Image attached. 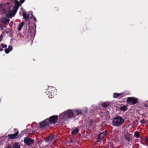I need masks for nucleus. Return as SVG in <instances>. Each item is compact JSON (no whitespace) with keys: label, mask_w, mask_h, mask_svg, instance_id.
Wrapping results in <instances>:
<instances>
[{"label":"nucleus","mask_w":148,"mask_h":148,"mask_svg":"<svg viewBox=\"0 0 148 148\" xmlns=\"http://www.w3.org/2000/svg\"><path fill=\"white\" fill-rule=\"evenodd\" d=\"M19 132L18 131L16 132L14 134H9L8 135V138L10 139H14L18 138Z\"/></svg>","instance_id":"nucleus-8"},{"label":"nucleus","mask_w":148,"mask_h":148,"mask_svg":"<svg viewBox=\"0 0 148 148\" xmlns=\"http://www.w3.org/2000/svg\"><path fill=\"white\" fill-rule=\"evenodd\" d=\"M24 143L27 145H30L33 143L34 140L28 137H26L24 139Z\"/></svg>","instance_id":"nucleus-7"},{"label":"nucleus","mask_w":148,"mask_h":148,"mask_svg":"<svg viewBox=\"0 0 148 148\" xmlns=\"http://www.w3.org/2000/svg\"><path fill=\"white\" fill-rule=\"evenodd\" d=\"M106 134V130L104 131L103 132L100 133L98 135L97 138V140L98 142H100L102 138L105 136Z\"/></svg>","instance_id":"nucleus-9"},{"label":"nucleus","mask_w":148,"mask_h":148,"mask_svg":"<svg viewBox=\"0 0 148 148\" xmlns=\"http://www.w3.org/2000/svg\"><path fill=\"white\" fill-rule=\"evenodd\" d=\"M23 16L26 21H28L29 17V14H27V12H23Z\"/></svg>","instance_id":"nucleus-10"},{"label":"nucleus","mask_w":148,"mask_h":148,"mask_svg":"<svg viewBox=\"0 0 148 148\" xmlns=\"http://www.w3.org/2000/svg\"><path fill=\"white\" fill-rule=\"evenodd\" d=\"M1 46L3 48H6L7 47V45H4L3 44L1 45Z\"/></svg>","instance_id":"nucleus-29"},{"label":"nucleus","mask_w":148,"mask_h":148,"mask_svg":"<svg viewBox=\"0 0 148 148\" xmlns=\"http://www.w3.org/2000/svg\"><path fill=\"white\" fill-rule=\"evenodd\" d=\"M48 92L47 94L49 95V97L52 98L53 97L55 93L56 90L53 87H50L48 89Z\"/></svg>","instance_id":"nucleus-6"},{"label":"nucleus","mask_w":148,"mask_h":148,"mask_svg":"<svg viewBox=\"0 0 148 148\" xmlns=\"http://www.w3.org/2000/svg\"><path fill=\"white\" fill-rule=\"evenodd\" d=\"M125 139L128 141H130L131 140V138L130 137V135L129 134L126 135L125 136Z\"/></svg>","instance_id":"nucleus-19"},{"label":"nucleus","mask_w":148,"mask_h":148,"mask_svg":"<svg viewBox=\"0 0 148 148\" xmlns=\"http://www.w3.org/2000/svg\"><path fill=\"white\" fill-rule=\"evenodd\" d=\"M122 93H115L114 94L113 97L114 98H117L120 97L122 94Z\"/></svg>","instance_id":"nucleus-20"},{"label":"nucleus","mask_w":148,"mask_h":148,"mask_svg":"<svg viewBox=\"0 0 148 148\" xmlns=\"http://www.w3.org/2000/svg\"><path fill=\"white\" fill-rule=\"evenodd\" d=\"M124 121V119L121 116L117 115L113 119L112 123L114 126L119 127L122 125Z\"/></svg>","instance_id":"nucleus-2"},{"label":"nucleus","mask_w":148,"mask_h":148,"mask_svg":"<svg viewBox=\"0 0 148 148\" xmlns=\"http://www.w3.org/2000/svg\"><path fill=\"white\" fill-rule=\"evenodd\" d=\"M5 51L6 53H8L10 51L8 49L6 48L5 50Z\"/></svg>","instance_id":"nucleus-27"},{"label":"nucleus","mask_w":148,"mask_h":148,"mask_svg":"<svg viewBox=\"0 0 148 148\" xmlns=\"http://www.w3.org/2000/svg\"><path fill=\"white\" fill-rule=\"evenodd\" d=\"M145 141L146 143H148V137L146 138Z\"/></svg>","instance_id":"nucleus-36"},{"label":"nucleus","mask_w":148,"mask_h":148,"mask_svg":"<svg viewBox=\"0 0 148 148\" xmlns=\"http://www.w3.org/2000/svg\"><path fill=\"white\" fill-rule=\"evenodd\" d=\"M140 123L141 124H144L145 123V121L144 119H143L140 121Z\"/></svg>","instance_id":"nucleus-30"},{"label":"nucleus","mask_w":148,"mask_h":148,"mask_svg":"<svg viewBox=\"0 0 148 148\" xmlns=\"http://www.w3.org/2000/svg\"><path fill=\"white\" fill-rule=\"evenodd\" d=\"M5 5L2 4H0V10H2L4 13H6V10L5 8Z\"/></svg>","instance_id":"nucleus-14"},{"label":"nucleus","mask_w":148,"mask_h":148,"mask_svg":"<svg viewBox=\"0 0 148 148\" xmlns=\"http://www.w3.org/2000/svg\"><path fill=\"white\" fill-rule=\"evenodd\" d=\"M24 132L23 131H22L20 134V135H23L24 134Z\"/></svg>","instance_id":"nucleus-37"},{"label":"nucleus","mask_w":148,"mask_h":148,"mask_svg":"<svg viewBox=\"0 0 148 148\" xmlns=\"http://www.w3.org/2000/svg\"><path fill=\"white\" fill-rule=\"evenodd\" d=\"M15 3L16 4L15 5V6L19 8V7L20 6H21V4H20V3H19V2L18 1L16 0L15 1Z\"/></svg>","instance_id":"nucleus-25"},{"label":"nucleus","mask_w":148,"mask_h":148,"mask_svg":"<svg viewBox=\"0 0 148 148\" xmlns=\"http://www.w3.org/2000/svg\"><path fill=\"white\" fill-rule=\"evenodd\" d=\"M109 105L110 103L108 102H105L101 104L102 107L104 108H107Z\"/></svg>","instance_id":"nucleus-17"},{"label":"nucleus","mask_w":148,"mask_h":148,"mask_svg":"<svg viewBox=\"0 0 148 148\" xmlns=\"http://www.w3.org/2000/svg\"><path fill=\"white\" fill-rule=\"evenodd\" d=\"M55 11H57L58 10V7H55L54 8Z\"/></svg>","instance_id":"nucleus-34"},{"label":"nucleus","mask_w":148,"mask_h":148,"mask_svg":"<svg viewBox=\"0 0 148 148\" xmlns=\"http://www.w3.org/2000/svg\"><path fill=\"white\" fill-rule=\"evenodd\" d=\"M3 51V48L0 49V51Z\"/></svg>","instance_id":"nucleus-39"},{"label":"nucleus","mask_w":148,"mask_h":148,"mask_svg":"<svg viewBox=\"0 0 148 148\" xmlns=\"http://www.w3.org/2000/svg\"><path fill=\"white\" fill-rule=\"evenodd\" d=\"M138 99L134 97H128L126 100V103L130 105H132L136 104Z\"/></svg>","instance_id":"nucleus-3"},{"label":"nucleus","mask_w":148,"mask_h":148,"mask_svg":"<svg viewBox=\"0 0 148 148\" xmlns=\"http://www.w3.org/2000/svg\"><path fill=\"white\" fill-rule=\"evenodd\" d=\"M93 125V121L92 120H90L88 123V126L89 127H92Z\"/></svg>","instance_id":"nucleus-24"},{"label":"nucleus","mask_w":148,"mask_h":148,"mask_svg":"<svg viewBox=\"0 0 148 148\" xmlns=\"http://www.w3.org/2000/svg\"><path fill=\"white\" fill-rule=\"evenodd\" d=\"M144 105L145 106V107H148V105L147 103H146V104H144Z\"/></svg>","instance_id":"nucleus-35"},{"label":"nucleus","mask_w":148,"mask_h":148,"mask_svg":"<svg viewBox=\"0 0 148 148\" xmlns=\"http://www.w3.org/2000/svg\"><path fill=\"white\" fill-rule=\"evenodd\" d=\"M79 129L76 127L75 129L73 130H72L71 132V134L72 136H74L77 134L79 132Z\"/></svg>","instance_id":"nucleus-13"},{"label":"nucleus","mask_w":148,"mask_h":148,"mask_svg":"<svg viewBox=\"0 0 148 148\" xmlns=\"http://www.w3.org/2000/svg\"><path fill=\"white\" fill-rule=\"evenodd\" d=\"M25 24V23L23 21H22V22L20 23L18 25V31H20L21 30L22 28L23 27V25Z\"/></svg>","instance_id":"nucleus-16"},{"label":"nucleus","mask_w":148,"mask_h":148,"mask_svg":"<svg viewBox=\"0 0 148 148\" xmlns=\"http://www.w3.org/2000/svg\"><path fill=\"white\" fill-rule=\"evenodd\" d=\"M18 8H19L14 6L13 8V10L12 11L16 14Z\"/></svg>","instance_id":"nucleus-22"},{"label":"nucleus","mask_w":148,"mask_h":148,"mask_svg":"<svg viewBox=\"0 0 148 148\" xmlns=\"http://www.w3.org/2000/svg\"><path fill=\"white\" fill-rule=\"evenodd\" d=\"M16 14L13 12L12 11H10L6 15L7 17H9L10 18H11L12 17L14 16Z\"/></svg>","instance_id":"nucleus-12"},{"label":"nucleus","mask_w":148,"mask_h":148,"mask_svg":"<svg viewBox=\"0 0 148 148\" xmlns=\"http://www.w3.org/2000/svg\"><path fill=\"white\" fill-rule=\"evenodd\" d=\"M58 116L57 115L52 116L48 118V121L51 124H55L56 123L58 120Z\"/></svg>","instance_id":"nucleus-4"},{"label":"nucleus","mask_w":148,"mask_h":148,"mask_svg":"<svg viewBox=\"0 0 148 148\" xmlns=\"http://www.w3.org/2000/svg\"><path fill=\"white\" fill-rule=\"evenodd\" d=\"M13 148H20V145L18 143H16Z\"/></svg>","instance_id":"nucleus-21"},{"label":"nucleus","mask_w":148,"mask_h":148,"mask_svg":"<svg viewBox=\"0 0 148 148\" xmlns=\"http://www.w3.org/2000/svg\"><path fill=\"white\" fill-rule=\"evenodd\" d=\"M24 2V0H20V2L21 4H22Z\"/></svg>","instance_id":"nucleus-32"},{"label":"nucleus","mask_w":148,"mask_h":148,"mask_svg":"<svg viewBox=\"0 0 148 148\" xmlns=\"http://www.w3.org/2000/svg\"><path fill=\"white\" fill-rule=\"evenodd\" d=\"M39 125L40 128L45 129L47 127L49 126V123L48 121V119H47L44 121L39 123Z\"/></svg>","instance_id":"nucleus-5"},{"label":"nucleus","mask_w":148,"mask_h":148,"mask_svg":"<svg viewBox=\"0 0 148 148\" xmlns=\"http://www.w3.org/2000/svg\"><path fill=\"white\" fill-rule=\"evenodd\" d=\"M28 27H29V25H28ZM30 27H29V28L27 30V32H28V33H30L31 32V30L30 29Z\"/></svg>","instance_id":"nucleus-33"},{"label":"nucleus","mask_w":148,"mask_h":148,"mask_svg":"<svg viewBox=\"0 0 148 148\" xmlns=\"http://www.w3.org/2000/svg\"><path fill=\"white\" fill-rule=\"evenodd\" d=\"M8 49L11 51L12 50L13 48L11 45H10L8 46Z\"/></svg>","instance_id":"nucleus-28"},{"label":"nucleus","mask_w":148,"mask_h":148,"mask_svg":"<svg viewBox=\"0 0 148 148\" xmlns=\"http://www.w3.org/2000/svg\"><path fill=\"white\" fill-rule=\"evenodd\" d=\"M75 112L77 115H79L80 114H82V111L80 110H76L75 111Z\"/></svg>","instance_id":"nucleus-23"},{"label":"nucleus","mask_w":148,"mask_h":148,"mask_svg":"<svg viewBox=\"0 0 148 148\" xmlns=\"http://www.w3.org/2000/svg\"><path fill=\"white\" fill-rule=\"evenodd\" d=\"M71 116L75 118L76 116L74 115L73 112L71 110H69L61 113L59 116V119L61 122H63L65 120Z\"/></svg>","instance_id":"nucleus-1"},{"label":"nucleus","mask_w":148,"mask_h":148,"mask_svg":"<svg viewBox=\"0 0 148 148\" xmlns=\"http://www.w3.org/2000/svg\"><path fill=\"white\" fill-rule=\"evenodd\" d=\"M119 109L121 111L125 112L127 110V108L126 106L124 105L121 106L119 108Z\"/></svg>","instance_id":"nucleus-15"},{"label":"nucleus","mask_w":148,"mask_h":148,"mask_svg":"<svg viewBox=\"0 0 148 148\" xmlns=\"http://www.w3.org/2000/svg\"><path fill=\"white\" fill-rule=\"evenodd\" d=\"M54 138V136L53 135L50 134L47 138L46 141L48 142H50Z\"/></svg>","instance_id":"nucleus-11"},{"label":"nucleus","mask_w":148,"mask_h":148,"mask_svg":"<svg viewBox=\"0 0 148 148\" xmlns=\"http://www.w3.org/2000/svg\"><path fill=\"white\" fill-rule=\"evenodd\" d=\"M6 148H11V147L10 145H8Z\"/></svg>","instance_id":"nucleus-38"},{"label":"nucleus","mask_w":148,"mask_h":148,"mask_svg":"<svg viewBox=\"0 0 148 148\" xmlns=\"http://www.w3.org/2000/svg\"><path fill=\"white\" fill-rule=\"evenodd\" d=\"M10 21V20L9 19L6 18H3L2 20V22L5 24H7L9 23Z\"/></svg>","instance_id":"nucleus-18"},{"label":"nucleus","mask_w":148,"mask_h":148,"mask_svg":"<svg viewBox=\"0 0 148 148\" xmlns=\"http://www.w3.org/2000/svg\"><path fill=\"white\" fill-rule=\"evenodd\" d=\"M134 136H135L136 138H138L139 137V133L138 132H136L134 133Z\"/></svg>","instance_id":"nucleus-26"},{"label":"nucleus","mask_w":148,"mask_h":148,"mask_svg":"<svg viewBox=\"0 0 148 148\" xmlns=\"http://www.w3.org/2000/svg\"><path fill=\"white\" fill-rule=\"evenodd\" d=\"M32 17H33L34 21H36L37 20H36V18L34 16H33V15L32 14Z\"/></svg>","instance_id":"nucleus-31"}]
</instances>
